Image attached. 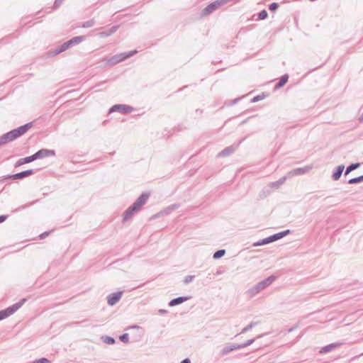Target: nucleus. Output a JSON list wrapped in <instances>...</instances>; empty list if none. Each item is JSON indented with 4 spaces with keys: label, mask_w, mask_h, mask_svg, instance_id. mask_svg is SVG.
Returning a JSON list of instances; mask_svg holds the SVG:
<instances>
[{
    "label": "nucleus",
    "mask_w": 363,
    "mask_h": 363,
    "mask_svg": "<svg viewBox=\"0 0 363 363\" xmlns=\"http://www.w3.org/2000/svg\"><path fill=\"white\" fill-rule=\"evenodd\" d=\"M276 279V277L274 275L269 276L264 280L259 281L252 288L248 289L247 294L250 298L255 296L256 294L259 293L261 291L270 286Z\"/></svg>",
    "instance_id": "1"
},
{
    "label": "nucleus",
    "mask_w": 363,
    "mask_h": 363,
    "mask_svg": "<svg viewBox=\"0 0 363 363\" xmlns=\"http://www.w3.org/2000/svg\"><path fill=\"white\" fill-rule=\"evenodd\" d=\"M26 301V298H22L18 302L13 304L12 306L0 311V320H2L13 314L23 306Z\"/></svg>",
    "instance_id": "2"
},
{
    "label": "nucleus",
    "mask_w": 363,
    "mask_h": 363,
    "mask_svg": "<svg viewBox=\"0 0 363 363\" xmlns=\"http://www.w3.org/2000/svg\"><path fill=\"white\" fill-rule=\"evenodd\" d=\"M138 51L136 50H132L127 52L120 53L116 55L112 56L108 60V64L110 65H115L132 56H133Z\"/></svg>",
    "instance_id": "3"
},
{
    "label": "nucleus",
    "mask_w": 363,
    "mask_h": 363,
    "mask_svg": "<svg viewBox=\"0 0 363 363\" xmlns=\"http://www.w3.org/2000/svg\"><path fill=\"white\" fill-rule=\"evenodd\" d=\"M149 196V193L143 192L130 206L133 208L136 212L140 211L142 206L147 202Z\"/></svg>",
    "instance_id": "4"
},
{
    "label": "nucleus",
    "mask_w": 363,
    "mask_h": 363,
    "mask_svg": "<svg viewBox=\"0 0 363 363\" xmlns=\"http://www.w3.org/2000/svg\"><path fill=\"white\" fill-rule=\"evenodd\" d=\"M32 126L33 122H30L11 130V132L16 140V138L23 135Z\"/></svg>",
    "instance_id": "5"
},
{
    "label": "nucleus",
    "mask_w": 363,
    "mask_h": 363,
    "mask_svg": "<svg viewBox=\"0 0 363 363\" xmlns=\"http://www.w3.org/2000/svg\"><path fill=\"white\" fill-rule=\"evenodd\" d=\"M133 110V108L130 106L125 104H116L111 107L109 109V113L117 111L123 114H128L132 112Z\"/></svg>",
    "instance_id": "6"
},
{
    "label": "nucleus",
    "mask_w": 363,
    "mask_h": 363,
    "mask_svg": "<svg viewBox=\"0 0 363 363\" xmlns=\"http://www.w3.org/2000/svg\"><path fill=\"white\" fill-rule=\"evenodd\" d=\"M35 160L38 159H42L45 157H52L55 155V151L53 150L48 149H40L33 155Z\"/></svg>",
    "instance_id": "7"
},
{
    "label": "nucleus",
    "mask_w": 363,
    "mask_h": 363,
    "mask_svg": "<svg viewBox=\"0 0 363 363\" xmlns=\"http://www.w3.org/2000/svg\"><path fill=\"white\" fill-rule=\"evenodd\" d=\"M35 171L34 169H28L25 170L16 174H13L11 175H8L6 179H23L26 177H28L30 175H33L35 174Z\"/></svg>",
    "instance_id": "8"
},
{
    "label": "nucleus",
    "mask_w": 363,
    "mask_h": 363,
    "mask_svg": "<svg viewBox=\"0 0 363 363\" xmlns=\"http://www.w3.org/2000/svg\"><path fill=\"white\" fill-rule=\"evenodd\" d=\"M122 295H123V291H121L109 294L107 296L108 304L109 306H114L120 301Z\"/></svg>",
    "instance_id": "9"
},
{
    "label": "nucleus",
    "mask_w": 363,
    "mask_h": 363,
    "mask_svg": "<svg viewBox=\"0 0 363 363\" xmlns=\"http://www.w3.org/2000/svg\"><path fill=\"white\" fill-rule=\"evenodd\" d=\"M311 169H312L311 166H306L304 167L296 168V169H294L292 171L289 172L288 175L289 176H294V175L304 174Z\"/></svg>",
    "instance_id": "10"
},
{
    "label": "nucleus",
    "mask_w": 363,
    "mask_h": 363,
    "mask_svg": "<svg viewBox=\"0 0 363 363\" xmlns=\"http://www.w3.org/2000/svg\"><path fill=\"white\" fill-rule=\"evenodd\" d=\"M190 298H191V296H179V297L172 299L169 302L168 305L170 307H173V306H175L182 303L188 301Z\"/></svg>",
    "instance_id": "11"
},
{
    "label": "nucleus",
    "mask_w": 363,
    "mask_h": 363,
    "mask_svg": "<svg viewBox=\"0 0 363 363\" xmlns=\"http://www.w3.org/2000/svg\"><path fill=\"white\" fill-rule=\"evenodd\" d=\"M179 208V205L178 204H172V205H170L168 207H167L166 208L163 209L162 211H161L160 213H158L157 214H156L155 216V218H158L160 217V216H164V215H168L172 211L177 209Z\"/></svg>",
    "instance_id": "12"
},
{
    "label": "nucleus",
    "mask_w": 363,
    "mask_h": 363,
    "mask_svg": "<svg viewBox=\"0 0 363 363\" xmlns=\"http://www.w3.org/2000/svg\"><path fill=\"white\" fill-rule=\"evenodd\" d=\"M342 345V342H334V343L329 344L328 345L323 347L320 350V353H328V352L335 350V348L340 347Z\"/></svg>",
    "instance_id": "13"
},
{
    "label": "nucleus",
    "mask_w": 363,
    "mask_h": 363,
    "mask_svg": "<svg viewBox=\"0 0 363 363\" xmlns=\"http://www.w3.org/2000/svg\"><path fill=\"white\" fill-rule=\"evenodd\" d=\"M345 169V165L344 164H341V165H339L336 167V169H335V171L333 172V174H332V179L334 180V181H337L340 179V178L341 177L342 174V172Z\"/></svg>",
    "instance_id": "14"
},
{
    "label": "nucleus",
    "mask_w": 363,
    "mask_h": 363,
    "mask_svg": "<svg viewBox=\"0 0 363 363\" xmlns=\"http://www.w3.org/2000/svg\"><path fill=\"white\" fill-rule=\"evenodd\" d=\"M240 347L239 344H233L231 345H226L223 348L221 353H222V354L225 355V354H229L230 352H233L236 350H240Z\"/></svg>",
    "instance_id": "15"
},
{
    "label": "nucleus",
    "mask_w": 363,
    "mask_h": 363,
    "mask_svg": "<svg viewBox=\"0 0 363 363\" xmlns=\"http://www.w3.org/2000/svg\"><path fill=\"white\" fill-rule=\"evenodd\" d=\"M14 138L12 135V133L11 131L2 135L0 137V142L1 143L2 145L6 144L9 142L14 140Z\"/></svg>",
    "instance_id": "16"
},
{
    "label": "nucleus",
    "mask_w": 363,
    "mask_h": 363,
    "mask_svg": "<svg viewBox=\"0 0 363 363\" xmlns=\"http://www.w3.org/2000/svg\"><path fill=\"white\" fill-rule=\"evenodd\" d=\"M135 212H136L135 210L130 206L123 213V221L125 222V221L128 220L130 218H132L134 213H135Z\"/></svg>",
    "instance_id": "17"
},
{
    "label": "nucleus",
    "mask_w": 363,
    "mask_h": 363,
    "mask_svg": "<svg viewBox=\"0 0 363 363\" xmlns=\"http://www.w3.org/2000/svg\"><path fill=\"white\" fill-rule=\"evenodd\" d=\"M34 160H35L34 157L32 155L30 156H28V157H26L21 158V159L18 160L16 162V163L15 164V167H17L18 166H21V165L23 164L30 163V162H33Z\"/></svg>",
    "instance_id": "18"
},
{
    "label": "nucleus",
    "mask_w": 363,
    "mask_h": 363,
    "mask_svg": "<svg viewBox=\"0 0 363 363\" xmlns=\"http://www.w3.org/2000/svg\"><path fill=\"white\" fill-rule=\"evenodd\" d=\"M235 152V148L233 146H229L224 148L218 155V157H227L233 154Z\"/></svg>",
    "instance_id": "19"
},
{
    "label": "nucleus",
    "mask_w": 363,
    "mask_h": 363,
    "mask_svg": "<svg viewBox=\"0 0 363 363\" xmlns=\"http://www.w3.org/2000/svg\"><path fill=\"white\" fill-rule=\"evenodd\" d=\"M289 80V75L287 74H285L281 77L279 79V81L276 84L274 89H279L285 85V84Z\"/></svg>",
    "instance_id": "20"
},
{
    "label": "nucleus",
    "mask_w": 363,
    "mask_h": 363,
    "mask_svg": "<svg viewBox=\"0 0 363 363\" xmlns=\"http://www.w3.org/2000/svg\"><path fill=\"white\" fill-rule=\"evenodd\" d=\"M289 233H290V230H286L279 232L278 233H275V234L272 235V237L274 242V241H277V240L284 238V236L287 235Z\"/></svg>",
    "instance_id": "21"
},
{
    "label": "nucleus",
    "mask_w": 363,
    "mask_h": 363,
    "mask_svg": "<svg viewBox=\"0 0 363 363\" xmlns=\"http://www.w3.org/2000/svg\"><path fill=\"white\" fill-rule=\"evenodd\" d=\"M272 242H274V240L272 239V235H270L266 238L262 239V240L257 241V242L254 243V246L264 245L271 243Z\"/></svg>",
    "instance_id": "22"
},
{
    "label": "nucleus",
    "mask_w": 363,
    "mask_h": 363,
    "mask_svg": "<svg viewBox=\"0 0 363 363\" xmlns=\"http://www.w3.org/2000/svg\"><path fill=\"white\" fill-rule=\"evenodd\" d=\"M361 164L359 162H357V163H352L350 164V165H348L346 168V170L345 172V175H347L349 174L351 172H352L353 170H355L357 169V168H359L360 167Z\"/></svg>",
    "instance_id": "23"
},
{
    "label": "nucleus",
    "mask_w": 363,
    "mask_h": 363,
    "mask_svg": "<svg viewBox=\"0 0 363 363\" xmlns=\"http://www.w3.org/2000/svg\"><path fill=\"white\" fill-rule=\"evenodd\" d=\"M84 36H75L70 40H69V43H70L71 47L73 45H76L82 43L84 40Z\"/></svg>",
    "instance_id": "24"
},
{
    "label": "nucleus",
    "mask_w": 363,
    "mask_h": 363,
    "mask_svg": "<svg viewBox=\"0 0 363 363\" xmlns=\"http://www.w3.org/2000/svg\"><path fill=\"white\" fill-rule=\"evenodd\" d=\"M286 179V176H284L281 178H280L278 181L271 182L269 186L271 188H279L281 184H283Z\"/></svg>",
    "instance_id": "25"
},
{
    "label": "nucleus",
    "mask_w": 363,
    "mask_h": 363,
    "mask_svg": "<svg viewBox=\"0 0 363 363\" xmlns=\"http://www.w3.org/2000/svg\"><path fill=\"white\" fill-rule=\"evenodd\" d=\"M64 51H65V50L64 48L63 45L62 44L60 46L55 48V50L49 51V55L50 56H55L57 55L60 54L61 52H62Z\"/></svg>",
    "instance_id": "26"
},
{
    "label": "nucleus",
    "mask_w": 363,
    "mask_h": 363,
    "mask_svg": "<svg viewBox=\"0 0 363 363\" xmlns=\"http://www.w3.org/2000/svg\"><path fill=\"white\" fill-rule=\"evenodd\" d=\"M118 26H112L108 31H104L101 33V35L103 37H108L114 33L118 28Z\"/></svg>",
    "instance_id": "27"
},
{
    "label": "nucleus",
    "mask_w": 363,
    "mask_h": 363,
    "mask_svg": "<svg viewBox=\"0 0 363 363\" xmlns=\"http://www.w3.org/2000/svg\"><path fill=\"white\" fill-rule=\"evenodd\" d=\"M363 182V174L361 176H359L357 177L352 178L348 180V184H359L360 182Z\"/></svg>",
    "instance_id": "28"
},
{
    "label": "nucleus",
    "mask_w": 363,
    "mask_h": 363,
    "mask_svg": "<svg viewBox=\"0 0 363 363\" xmlns=\"http://www.w3.org/2000/svg\"><path fill=\"white\" fill-rule=\"evenodd\" d=\"M225 250L222 249V250H217L216 252H214L213 255V258L215 259H220L223 256H224L225 255Z\"/></svg>",
    "instance_id": "29"
},
{
    "label": "nucleus",
    "mask_w": 363,
    "mask_h": 363,
    "mask_svg": "<svg viewBox=\"0 0 363 363\" xmlns=\"http://www.w3.org/2000/svg\"><path fill=\"white\" fill-rule=\"evenodd\" d=\"M257 325V322H251L249 325L245 326L241 331V333H245L250 330H251L253 327Z\"/></svg>",
    "instance_id": "30"
},
{
    "label": "nucleus",
    "mask_w": 363,
    "mask_h": 363,
    "mask_svg": "<svg viewBox=\"0 0 363 363\" xmlns=\"http://www.w3.org/2000/svg\"><path fill=\"white\" fill-rule=\"evenodd\" d=\"M95 23L94 19H91L89 21H85L82 24V27L84 28H91L92 27Z\"/></svg>",
    "instance_id": "31"
},
{
    "label": "nucleus",
    "mask_w": 363,
    "mask_h": 363,
    "mask_svg": "<svg viewBox=\"0 0 363 363\" xmlns=\"http://www.w3.org/2000/svg\"><path fill=\"white\" fill-rule=\"evenodd\" d=\"M268 13L267 11L264 9L262 10L258 13V20H264L267 18Z\"/></svg>",
    "instance_id": "32"
},
{
    "label": "nucleus",
    "mask_w": 363,
    "mask_h": 363,
    "mask_svg": "<svg viewBox=\"0 0 363 363\" xmlns=\"http://www.w3.org/2000/svg\"><path fill=\"white\" fill-rule=\"evenodd\" d=\"M104 340V342L108 345H113L115 343V339L112 337L109 336H105L102 337Z\"/></svg>",
    "instance_id": "33"
},
{
    "label": "nucleus",
    "mask_w": 363,
    "mask_h": 363,
    "mask_svg": "<svg viewBox=\"0 0 363 363\" xmlns=\"http://www.w3.org/2000/svg\"><path fill=\"white\" fill-rule=\"evenodd\" d=\"M255 341V338L247 340L245 342L239 344L240 349L245 348L247 346L251 345Z\"/></svg>",
    "instance_id": "34"
},
{
    "label": "nucleus",
    "mask_w": 363,
    "mask_h": 363,
    "mask_svg": "<svg viewBox=\"0 0 363 363\" xmlns=\"http://www.w3.org/2000/svg\"><path fill=\"white\" fill-rule=\"evenodd\" d=\"M119 339L121 342L124 343L129 342V335L128 333H123L119 336Z\"/></svg>",
    "instance_id": "35"
},
{
    "label": "nucleus",
    "mask_w": 363,
    "mask_h": 363,
    "mask_svg": "<svg viewBox=\"0 0 363 363\" xmlns=\"http://www.w3.org/2000/svg\"><path fill=\"white\" fill-rule=\"evenodd\" d=\"M279 8V4L278 3H276V2H273L269 6V9L271 11H273V12H275L277 9Z\"/></svg>",
    "instance_id": "36"
},
{
    "label": "nucleus",
    "mask_w": 363,
    "mask_h": 363,
    "mask_svg": "<svg viewBox=\"0 0 363 363\" xmlns=\"http://www.w3.org/2000/svg\"><path fill=\"white\" fill-rule=\"evenodd\" d=\"M264 99V95H257L251 99L252 103L259 101Z\"/></svg>",
    "instance_id": "37"
},
{
    "label": "nucleus",
    "mask_w": 363,
    "mask_h": 363,
    "mask_svg": "<svg viewBox=\"0 0 363 363\" xmlns=\"http://www.w3.org/2000/svg\"><path fill=\"white\" fill-rule=\"evenodd\" d=\"M194 278V276L188 275V276L185 277V278L184 279V283L185 284H187L193 281Z\"/></svg>",
    "instance_id": "38"
},
{
    "label": "nucleus",
    "mask_w": 363,
    "mask_h": 363,
    "mask_svg": "<svg viewBox=\"0 0 363 363\" xmlns=\"http://www.w3.org/2000/svg\"><path fill=\"white\" fill-rule=\"evenodd\" d=\"M34 363H50V361L45 357H42L34 361Z\"/></svg>",
    "instance_id": "39"
},
{
    "label": "nucleus",
    "mask_w": 363,
    "mask_h": 363,
    "mask_svg": "<svg viewBox=\"0 0 363 363\" xmlns=\"http://www.w3.org/2000/svg\"><path fill=\"white\" fill-rule=\"evenodd\" d=\"M62 45L64 46V48L65 50H67L68 48H69L71 47L70 43H69L68 40L65 42Z\"/></svg>",
    "instance_id": "40"
},
{
    "label": "nucleus",
    "mask_w": 363,
    "mask_h": 363,
    "mask_svg": "<svg viewBox=\"0 0 363 363\" xmlns=\"http://www.w3.org/2000/svg\"><path fill=\"white\" fill-rule=\"evenodd\" d=\"M49 235V232H44L42 234L40 235V239H44L45 238H46L48 235Z\"/></svg>",
    "instance_id": "41"
},
{
    "label": "nucleus",
    "mask_w": 363,
    "mask_h": 363,
    "mask_svg": "<svg viewBox=\"0 0 363 363\" xmlns=\"http://www.w3.org/2000/svg\"><path fill=\"white\" fill-rule=\"evenodd\" d=\"M7 216L6 215H1L0 216V223H3L4 221H5L7 218Z\"/></svg>",
    "instance_id": "42"
},
{
    "label": "nucleus",
    "mask_w": 363,
    "mask_h": 363,
    "mask_svg": "<svg viewBox=\"0 0 363 363\" xmlns=\"http://www.w3.org/2000/svg\"><path fill=\"white\" fill-rule=\"evenodd\" d=\"M62 1L63 0H55V3H54V6L55 7L59 6L61 4V3L62 2Z\"/></svg>",
    "instance_id": "43"
},
{
    "label": "nucleus",
    "mask_w": 363,
    "mask_h": 363,
    "mask_svg": "<svg viewBox=\"0 0 363 363\" xmlns=\"http://www.w3.org/2000/svg\"><path fill=\"white\" fill-rule=\"evenodd\" d=\"M180 363H191V361L189 358H186L183 359Z\"/></svg>",
    "instance_id": "44"
},
{
    "label": "nucleus",
    "mask_w": 363,
    "mask_h": 363,
    "mask_svg": "<svg viewBox=\"0 0 363 363\" xmlns=\"http://www.w3.org/2000/svg\"><path fill=\"white\" fill-rule=\"evenodd\" d=\"M239 100H240V99H239V98L234 99V100L232 101L231 104H232V105L235 104H236Z\"/></svg>",
    "instance_id": "45"
},
{
    "label": "nucleus",
    "mask_w": 363,
    "mask_h": 363,
    "mask_svg": "<svg viewBox=\"0 0 363 363\" xmlns=\"http://www.w3.org/2000/svg\"><path fill=\"white\" fill-rule=\"evenodd\" d=\"M159 312H160V313H167V311H166V310H164V309H160V310L159 311Z\"/></svg>",
    "instance_id": "46"
},
{
    "label": "nucleus",
    "mask_w": 363,
    "mask_h": 363,
    "mask_svg": "<svg viewBox=\"0 0 363 363\" xmlns=\"http://www.w3.org/2000/svg\"><path fill=\"white\" fill-rule=\"evenodd\" d=\"M294 328H294V327H293V328H289V333H290V332H292V331L294 330Z\"/></svg>",
    "instance_id": "47"
},
{
    "label": "nucleus",
    "mask_w": 363,
    "mask_h": 363,
    "mask_svg": "<svg viewBox=\"0 0 363 363\" xmlns=\"http://www.w3.org/2000/svg\"><path fill=\"white\" fill-rule=\"evenodd\" d=\"M247 120H245L242 122V124H244L245 123H246Z\"/></svg>",
    "instance_id": "48"
},
{
    "label": "nucleus",
    "mask_w": 363,
    "mask_h": 363,
    "mask_svg": "<svg viewBox=\"0 0 363 363\" xmlns=\"http://www.w3.org/2000/svg\"><path fill=\"white\" fill-rule=\"evenodd\" d=\"M1 145H2V144H1V143L0 142V146H1Z\"/></svg>",
    "instance_id": "49"
}]
</instances>
